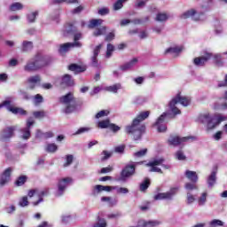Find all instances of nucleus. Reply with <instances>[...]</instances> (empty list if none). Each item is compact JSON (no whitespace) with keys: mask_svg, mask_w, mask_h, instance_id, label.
<instances>
[{"mask_svg":"<svg viewBox=\"0 0 227 227\" xmlns=\"http://www.w3.org/2000/svg\"><path fill=\"white\" fill-rule=\"evenodd\" d=\"M54 63V59L51 55H43L41 52H37L30 59L23 67V70L28 74L35 72H40L46 67H51V64Z\"/></svg>","mask_w":227,"mask_h":227,"instance_id":"obj_1","label":"nucleus"},{"mask_svg":"<svg viewBox=\"0 0 227 227\" xmlns=\"http://www.w3.org/2000/svg\"><path fill=\"white\" fill-rule=\"evenodd\" d=\"M150 116V111L140 112L138 115L133 120L131 125L126 126L125 131L127 134H131L135 141H138L146 132V126L141 125V121H145Z\"/></svg>","mask_w":227,"mask_h":227,"instance_id":"obj_2","label":"nucleus"},{"mask_svg":"<svg viewBox=\"0 0 227 227\" xmlns=\"http://www.w3.org/2000/svg\"><path fill=\"white\" fill-rule=\"evenodd\" d=\"M60 104H64L66 106L64 109V113L66 114H72V113H75L78 107L82 106V103H80L72 92H68L67 94L59 98Z\"/></svg>","mask_w":227,"mask_h":227,"instance_id":"obj_3","label":"nucleus"},{"mask_svg":"<svg viewBox=\"0 0 227 227\" xmlns=\"http://www.w3.org/2000/svg\"><path fill=\"white\" fill-rule=\"evenodd\" d=\"M176 104H181V106H184V107H187L189 104H191V98L186 97H182V93L179 92L176 94V96L172 98V100L169 102V107L171 112L173 113L174 116H176V114H181L182 112L178 107H176Z\"/></svg>","mask_w":227,"mask_h":227,"instance_id":"obj_4","label":"nucleus"},{"mask_svg":"<svg viewBox=\"0 0 227 227\" xmlns=\"http://www.w3.org/2000/svg\"><path fill=\"white\" fill-rule=\"evenodd\" d=\"M6 107L12 114H20V116H27V111L23 108L12 106V101L4 100L0 104V109Z\"/></svg>","mask_w":227,"mask_h":227,"instance_id":"obj_5","label":"nucleus"},{"mask_svg":"<svg viewBox=\"0 0 227 227\" xmlns=\"http://www.w3.org/2000/svg\"><path fill=\"white\" fill-rule=\"evenodd\" d=\"M199 123H202L203 125L207 124V130H214L215 129V124L214 123V117L210 115L209 113L201 114L198 117Z\"/></svg>","mask_w":227,"mask_h":227,"instance_id":"obj_6","label":"nucleus"},{"mask_svg":"<svg viewBox=\"0 0 227 227\" xmlns=\"http://www.w3.org/2000/svg\"><path fill=\"white\" fill-rule=\"evenodd\" d=\"M136 173V165L134 164H127L124 168L121 171V176L119 180L121 182H125L127 178H129V176H132Z\"/></svg>","mask_w":227,"mask_h":227,"instance_id":"obj_7","label":"nucleus"},{"mask_svg":"<svg viewBox=\"0 0 227 227\" xmlns=\"http://www.w3.org/2000/svg\"><path fill=\"white\" fill-rule=\"evenodd\" d=\"M190 139H194V137H180L178 136L170 135L168 143L170 146H178L183 145V143H187Z\"/></svg>","mask_w":227,"mask_h":227,"instance_id":"obj_8","label":"nucleus"},{"mask_svg":"<svg viewBox=\"0 0 227 227\" xmlns=\"http://www.w3.org/2000/svg\"><path fill=\"white\" fill-rule=\"evenodd\" d=\"M180 188L173 187L170 188L169 192H161L154 195V200L157 201L159 200H173V196L178 192Z\"/></svg>","mask_w":227,"mask_h":227,"instance_id":"obj_9","label":"nucleus"},{"mask_svg":"<svg viewBox=\"0 0 227 227\" xmlns=\"http://www.w3.org/2000/svg\"><path fill=\"white\" fill-rule=\"evenodd\" d=\"M66 31H67V33L74 35V43H79V39L82 38V34H81V32L77 33V27H75V23L74 22L67 23V27H66Z\"/></svg>","mask_w":227,"mask_h":227,"instance_id":"obj_10","label":"nucleus"},{"mask_svg":"<svg viewBox=\"0 0 227 227\" xmlns=\"http://www.w3.org/2000/svg\"><path fill=\"white\" fill-rule=\"evenodd\" d=\"M168 116L167 113H163L157 121L153 124V127H157L158 132H166L168 130V126L164 124L166 121V117Z\"/></svg>","mask_w":227,"mask_h":227,"instance_id":"obj_11","label":"nucleus"},{"mask_svg":"<svg viewBox=\"0 0 227 227\" xmlns=\"http://www.w3.org/2000/svg\"><path fill=\"white\" fill-rule=\"evenodd\" d=\"M69 184H72V177H65L59 180L57 196H63Z\"/></svg>","mask_w":227,"mask_h":227,"instance_id":"obj_12","label":"nucleus"},{"mask_svg":"<svg viewBox=\"0 0 227 227\" xmlns=\"http://www.w3.org/2000/svg\"><path fill=\"white\" fill-rule=\"evenodd\" d=\"M12 168H7L1 175H0V187H4V185H8L12 181Z\"/></svg>","mask_w":227,"mask_h":227,"instance_id":"obj_13","label":"nucleus"},{"mask_svg":"<svg viewBox=\"0 0 227 227\" xmlns=\"http://www.w3.org/2000/svg\"><path fill=\"white\" fill-rule=\"evenodd\" d=\"M204 15H205V12L198 13L196 10L191 9L184 12L181 15V19H189L190 17H192V20L198 21V20H201V17H203Z\"/></svg>","mask_w":227,"mask_h":227,"instance_id":"obj_14","label":"nucleus"},{"mask_svg":"<svg viewBox=\"0 0 227 227\" xmlns=\"http://www.w3.org/2000/svg\"><path fill=\"white\" fill-rule=\"evenodd\" d=\"M213 56L212 53L206 52L204 56L196 57L193 59V64L195 67H205L206 63L212 59Z\"/></svg>","mask_w":227,"mask_h":227,"instance_id":"obj_15","label":"nucleus"},{"mask_svg":"<svg viewBox=\"0 0 227 227\" xmlns=\"http://www.w3.org/2000/svg\"><path fill=\"white\" fill-rule=\"evenodd\" d=\"M82 44L81 43H66L59 45V53L60 56H65L68 51H70L71 47H82Z\"/></svg>","mask_w":227,"mask_h":227,"instance_id":"obj_16","label":"nucleus"},{"mask_svg":"<svg viewBox=\"0 0 227 227\" xmlns=\"http://www.w3.org/2000/svg\"><path fill=\"white\" fill-rule=\"evenodd\" d=\"M32 125H35V120H33V117H29L27 120V127L21 129V132H23L22 139H29L31 137Z\"/></svg>","mask_w":227,"mask_h":227,"instance_id":"obj_17","label":"nucleus"},{"mask_svg":"<svg viewBox=\"0 0 227 227\" xmlns=\"http://www.w3.org/2000/svg\"><path fill=\"white\" fill-rule=\"evenodd\" d=\"M75 82H74V79L72 78V75L70 74H64L61 78L60 86L62 88H70L74 86Z\"/></svg>","mask_w":227,"mask_h":227,"instance_id":"obj_18","label":"nucleus"},{"mask_svg":"<svg viewBox=\"0 0 227 227\" xmlns=\"http://www.w3.org/2000/svg\"><path fill=\"white\" fill-rule=\"evenodd\" d=\"M113 190H114V187L113 186H104L101 184H97L93 188L92 195L97 196V194L102 192L103 191H105L106 192H111V191Z\"/></svg>","mask_w":227,"mask_h":227,"instance_id":"obj_19","label":"nucleus"},{"mask_svg":"<svg viewBox=\"0 0 227 227\" xmlns=\"http://www.w3.org/2000/svg\"><path fill=\"white\" fill-rule=\"evenodd\" d=\"M17 130V126L7 127L3 130L4 139H10L15 136V131Z\"/></svg>","mask_w":227,"mask_h":227,"instance_id":"obj_20","label":"nucleus"},{"mask_svg":"<svg viewBox=\"0 0 227 227\" xmlns=\"http://www.w3.org/2000/svg\"><path fill=\"white\" fill-rule=\"evenodd\" d=\"M68 70H70V72H74V74H82V72H86V67H83L77 64H70L68 66Z\"/></svg>","mask_w":227,"mask_h":227,"instance_id":"obj_21","label":"nucleus"},{"mask_svg":"<svg viewBox=\"0 0 227 227\" xmlns=\"http://www.w3.org/2000/svg\"><path fill=\"white\" fill-rule=\"evenodd\" d=\"M184 175H185L186 178H188V180H190V182L198 183L199 176H198V173H196V171L186 170Z\"/></svg>","mask_w":227,"mask_h":227,"instance_id":"obj_22","label":"nucleus"},{"mask_svg":"<svg viewBox=\"0 0 227 227\" xmlns=\"http://www.w3.org/2000/svg\"><path fill=\"white\" fill-rule=\"evenodd\" d=\"M42 81V77H40V74H35L34 76H30L27 79L28 84H31L30 88L31 90H34L35 84H38Z\"/></svg>","mask_w":227,"mask_h":227,"instance_id":"obj_23","label":"nucleus"},{"mask_svg":"<svg viewBox=\"0 0 227 227\" xmlns=\"http://www.w3.org/2000/svg\"><path fill=\"white\" fill-rule=\"evenodd\" d=\"M137 61H138L137 59L134 58L129 62H127V63L123 64L122 66H121L120 68H121V70H122V72L130 70V68H132V67H134V65H136V63H137Z\"/></svg>","mask_w":227,"mask_h":227,"instance_id":"obj_24","label":"nucleus"},{"mask_svg":"<svg viewBox=\"0 0 227 227\" xmlns=\"http://www.w3.org/2000/svg\"><path fill=\"white\" fill-rule=\"evenodd\" d=\"M104 22V20L102 19H92L90 20V23L88 25L89 29H94V27H98V26H102V23Z\"/></svg>","mask_w":227,"mask_h":227,"instance_id":"obj_25","label":"nucleus"},{"mask_svg":"<svg viewBox=\"0 0 227 227\" xmlns=\"http://www.w3.org/2000/svg\"><path fill=\"white\" fill-rule=\"evenodd\" d=\"M47 194H49V189H46L44 191H42L39 193V199L36 201H34L32 204L34 205V207H37V205H40V203H42L43 201V196H47Z\"/></svg>","mask_w":227,"mask_h":227,"instance_id":"obj_26","label":"nucleus"},{"mask_svg":"<svg viewBox=\"0 0 227 227\" xmlns=\"http://www.w3.org/2000/svg\"><path fill=\"white\" fill-rule=\"evenodd\" d=\"M26 182H27V176H20L14 182V185H16V187H22Z\"/></svg>","mask_w":227,"mask_h":227,"instance_id":"obj_27","label":"nucleus"},{"mask_svg":"<svg viewBox=\"0 0 227 227\" xmlns=\"http://www.w3.org/2000/svg\"><path fill=\"white\" fill-rule=\"evenodd\" d=\"M183 47H170V48H168L166 51H165V54H180V52H182L183 51Z\"/></svg>","mask_w":227,"mask_h":227,"instance_id":"obj_28","label":"nucleus"},{"mask_svg":"<svg viewBox=\"0 0 227 227\" xmlns=\"http://www.w3.org/2000/svg\"><path fill=\"white\" fill-rule=\"evenodd\" d=\"M216 180H217L216 173H215V171H213L210 174V176L207 177L208 187H212L213 185H215Z\"/></svg>","mask_w":227,"mask_h":227,"instance_id":"obj_29","label":"nucleus"},{"mask_svg":"<svg viewBox=\"0 0 227 227\" xmlns=\"http://www.w3.org/2000/svg\"><path fill=\"white\" fill-rule=\"evenodd\" d=\"M33 49V42L31 41H24L22 43V51L23 52H29Z\"/></svg>","mask_w":227,"mask_h":227,"instance_id":"obj_30","label":"nucleus"},{"mask_svg":"<svg viewBox=\"0 0 227 227\" xmlns=\"http://www.w3.org/2000/svg\"><path fill=\"white\" fill-rule=\"evenodd\" d=\"M24 5L21 3L16 2L10 5L11 12H19L20 10H23Z\"/></svg>","mask_w":227,"mask_h":227,"instance_id":"obj_31","label":"nucleus"},{"mask_svg":"<svg viewBox=\"0 0 227 227\" xmlns=\"http://www.w3.org/2000/svg\"><path fill=\"white\" fill-rule=\"evenodd\" d=\"M118 90H121V84L120 83H115L106 88V90L110 91L111 93H118Z\"/></svg>","mask_w":227,"mask_h":227,"instance_id":"obj_32","label":"nucleus"},{"mask_svg":"<svg viewBox=\"0 0 227 227\" xmlns=\"http://www.w3.org/2000/svg\"><path fill=\"white\" fill-rule=\"evenodd\" d=\"M106 31H107V27H101L99 28H97L93 32V36H102V35H106Z\"/></svg>","mask_w":227,"mask_h":227,"instance_id":"obj_33","label":"nucleus"},{"mask_svg":"<svg viewBox=\"0 0 227 227\" xmlns=\"http://www.w3.org/2000/svg\"><path fill=\"white\" fill-rule=\"evenodd\" d=\"M101 162H106V160H108V159H111V157H113V153L112 152H109V151H106L104 150L102 153H101Z\"/></svg>","mask_w":227,"mask_h":227,"instance_id":"obj_34","label":"nucleus"},{"mask_svg":"<svg viewBox=\"0 0 227 227\" xmlns=\"http://www.w3.org/2000/svg\"><path fill=\"white\" fill-rule=\"evenodd\" d=\"M110 125H111V121L109 119H106L99 121L98 124V127L99 129H109Z\"/></svg>","mask_w":227,"mask_h":227,"instance_id":"obj_35","label":"nucleus"},{"mask_svg":"<svg viewBox=\"0 0 227 227\" xmlns=\"http://www.w3.org/2000/svg\"><path fill=\"white\" fill-rule=\"evenodd\" d=\"M196 184L197 183L194 182L186 183L184 184V189H186V191H198V184Z\"/></svg>","mask_w":227,"mask_h":227,"instance_id":"obj_36","label":"nucleus"},{"mask_svg":"<svg viewBox=\"0 0 227 227\" xmlns=\"http://www.w3.org/2000/svg\"><path fill=\"white\" fill-rule=\"evenodd\" d=\"M46 152H48V153H54L58 152V145L54 143L48 144L46 146Z\"/></svg>","mask_w":227,"mask_h":227,"instance_id":"obj_37","label":"nucleus"},{"mask_svg":"<svg viewBox=\"0 0 227 227\" xmlns=\"http://www.w3.org/2000/svg\"><path fill=\"white\" fill-rule=\"evenodd\" d=\"M123 3H127V0H117L114 4V10L118 12V10H121L123 8Z\"/></svg>","mask_w":227,"mask_h":227,"instance_id":"obj_38","label":"nucleus"},{"mask_svg":"<svg viewBox=\"0 0 227 227\" xmlns=\"http://www.w3.org/2000/svg\"><path fill=\"white\" fill-rule=\"evenodd\" d=\"M160 224V222L159 221H148V222H144L142 224V227H156Z\"/></svg>","mask_w":227,"mask_h":227,"instance_id":"obj_39","label":"nucleus"},{"mask_svg":"<svg viewBox=\"0 0 227 227\" xmlns=\"http://www.w3.org/2000/svg\"><path fill=\"white\" fill-rule=\"evenodd\" d=\"M98 223H96L93 227H107V222L104 218L98 216Z\"/></svg>","mask_w":227,"mask_h":227,"instance_id":"obj_40","label":"nucleus"},{"mask_svg":"<svg viewBox=\"0 0 227 227\" xmlns=\"http://www.w3.org/2000/svg\"><path fill=\"white\" fill-rule=\"evenodd\" d=\"M150 187V179L145 178L144 182L140 184V191L145 192Z\"/></svg>","mask_w":227,"mask_h":227,"instance_id":"obj_41","label":"nucleus"},{"mask_svg":"<svg viewBox=\"0 0 227 227\" xmlns=\"http://www.w3.org/2000/svg\"><path fill=\"white\" fill-rule=\"evenodd\" d=\"M33 116L36 120H42V118H45V111H35L33 112Z\"/></svg>","mask_w":227,"mask_h":227,"instance_id":"obj_42","label":"nucleus"},{"mask_svg":"<svg viewBox=\"0 0 227 227\" xmlns=\"http://www.w3.org/2000/svg\"><path fill=\"white\" fill-rule=\"evenodd\" d=\"M168 14L160 12L156 15V20L158 22H166L168 20Z\"/></svg>","mask_w":227,"mask_h":227,"instance_id":"obj_43","label":"nucleus"},{"mask_svg":"<svg viewBox=\"0 0 227 227\" xmlns=\"http://www.w3.org/2000/svg\"><path fill=\"white\" fill-rule=\"evenodd\" d=\"M110 113L111 112L109 110H101L95 115V118L98 120L100 118H104V116H109Z\"/></svg>","mask_w":227,"mask_h":227,"instance_id":"obj_44","label":"nucleus"},{"mask_svg":"<svg viewBox=\"0 0 227 227\" xmlns=\"http://www.w3.org/2000/svg\"><path fill=\"white\" fill-rule=\"evenodd\" d=\"M213 62L216 67H223V58L221 55H215Z\"/></svg>","mask_w":227,"mask_h":227,"instance_id":"obj_45","label":"nucleus"},{"mask_svg":"<svg viewBox=\"0 0 227 227\" xmlns=\"http://www.w3.org/2000/svg\"><path fill=\"white\" fill-rule=\"evenodd\" d=\"M163 162H164V159L160 158L158 160H153V161L148 162L147 166H162Z\"/></svg>","mask_w":227,"mask_h":227,"instance_id":"obj_46","label":"nucleus"},{"mask_svg":"<svg viewBox=\"0 0 227 227\" xmlns=\"http://www.w3.org/2000/svg\"><path fill=\"white\" fill-rule=\"evenodd\" d=\"M114 38H116V34L114 33V30H113L105 36V42H113Z\"/></svg>","mask_w":227,"mask_h":227,"instance_id":"obj_47","label":"nucleus"},{"mask_svg":"<svg viewBox=\"0 0 227 227\" xmlns=\"http://www.w3.org/2000/svg\"><path fill=\"white\" fill-rule=\"evenodd\" d=\"M114 51V45L108 43L106 46V58H111L113 52Z\"/></svg>","mask_w":227,"mask_h":227,"instance_id":"obj_48","label":"nucleus"},{"mask_svg":"<svg viewBox=\"0 0 227 227\" xmlns=\"http://www.w3.org/2000/svg\"><path fill=\"white\" fill-rule=\"evenodd\" d=\"M148 153V149H142L137 153H134V157H137V159H140L141 157H145Z\"/></svg>","mask_w":227,"mask_h":227,"instance_id":"obj_49","label":"nucleus"},{"mask_svg":"<svg viewBox=\"0 0 227 227\" xmlns=\"http://www.w3.org/2000/svg\"><path fill=\"white\" fill-rule=\"evenodd\" d=\"M74 162V155L72 154H67L66 156V163L64 164V168H67L70 166Z\"/></svg>","mask_w":227,"mask_h":227,"instance_id":"obj_50","label":"nucleus"},{"mask_svg":"<svg viewBox=\"0 0 227 227\" xmlns=\"http://www.w3.org/2000/svg\"><path fill=\"white\" fill-rule=\"evenodd\" d=\"M195 201H196V198H194V195H192L191 192H188L187 196H186L187 205H191L192 203H194Z\"/></svg>","mask_w":227,"mask_h":227,"instance_id":"obj_51","label":"nucleus"},{"mask_svg":"<svg viewBox=\"0 0 227 227\" xmlns=\"http://www.w3.org/2000/svg\"><path fill=\"white\" fill-rule=\"evenodd\" d=\"M209 224L211 227H217V226H223L224 223L221 220L214 219L213 221L210 222Z\"/></svg>","mask_w":227,"mask_h":227,"instance_id":"obj_52","label":"nucleus"},{"mask_svg":"<svg viewBox=\"0 0 227 227\" xmlns=\"http://www.w3.org/2000/svg\"><path fill=\"white\" fill-rule=\"evenodd\" d=\"M38 15V11L32 12L31 14L27 15L28 22L33 23L36 20V16Z\"/></svg>","mask_w":227,"mask_h":227,"instance_id":"obj_53","label":"nucleus"},{"mask_svg":"<svg viewBox=\"0 0 227 227\" xmlns=\"http://www.w3.org/2000/svg\"><path fill=\"white\" fill-rule=\"evenodd\" d=\"M20 207H27L29 205V200H27V196H24L20 199L19 202Z\"/></svg>","mask_w":227,"mask_h":227,"instance_id":"obj_54","label":"nucleus"},{"mask_svg":"<svg viewBox=\"0 0 227 227\" xmlns=\"http://www.w3.org/2000/svg\"><path fill=\"white\" fill-rule=\"evenodd\" d=\"M112 132L116 133L120 130H121V128L114 123L110 122V126L108 128Z\"/></svg>","mask_w":227,"mask_h":227,"instance_id":"obj_55","label":"nucleus"},{"mask_svg":"<svg viewBox=\"0 0 227 227\" xmlns=\"http://www.w3.org/2000/svg\"><path fill=\"white\" fill-rule=\"evenodd\" d=\"M150 168V172L151 173H160V175H162V169H160V168L157 167V166H149Z\"/></svg>","mask_w":227,"mask_h":227,"instance_id":"obj_56","label":"nucleus"},{"mask_svg":"<svg viewBox=\"0 0 227 227\" xmlns=\"http://www.w3.org/2000/svg\"><path fill=\"white\" fill-rule=\"evenodd\" d=\"M207 202V192H203L199 199V205H205Z\"/></svg>","mask_w":227,"mask_h":227,"instance_id":"obj_57","label":"nucleus"},{"mask_svg":"<svg viewBox=\"0 0 227 227\" xmlns=\"http://www.w3.org/2000/svg\"><path fill=\"white\" fill-rule=\"evenodd\" d=\"M98 13L102 16L109 15V8L107 7L101 8L98 10Z\"/></svg>","mask_w":227,"mask_h":227,"instance_id":"obj_58","label":"nucleus"},{"mask_svg":"<svg viewBox=\"0 0 227 227\" xmlns=\"http://www.w3.org/2000/svg\"><path fill=\"white\" fill-rule=\"evenodd\" d=\"M98 57H97V56H95V55H93L92 57H91V65L95 67V68H97V67H98Z\"/></svg>","mask_w":227,"mask_h":227,"instance_id":"obj_59","label":"nucleus"},{"mask_svg":"<svg viewBox=\"0 0 227 227\" xmlns=\"http://www.w3.org/2000/svg\"><path fill=\"white\" fill-rule=\"evenodd\" d=\"M114 152L116 153H123V152H125V145H121L116 146L114 148Z\"/></svg>","mask_w":227,"mask_h":227,"instance_id":"obj_60","label":"nucleus"},{"mask_svg":"<svg viewBox=\"0 0 227 227\" xmlns=\"http://www.w3.org/2000/svg\"><path fill=\"white\" fill-rule=\"evenodd\" d=\"M113 167L111 165H109L108 167L106 168H102L101 170H100V173L102 175L106 174V173H111V171H113Z\"/></svg>","mask_w":227,"mask_h":227,"instance_id":"obj_61","label":"nucleus"},{"mask_svg":"<svg viewBox=\"0 0 227 227\" xmlns=\"http://www.w3.org/2000/svg\"><path fill=\"white\" fill-rule=\"evenodd\" d=\"M35 102L36 105L42 104V102H43V97H42V95L40 94H36L35 96Z\"/></svg>","mask_w":227,"mask_h":227,"instance_id":"obj_62","label":"nucleus"},{"mask_svg":"<svg viewBox=\"0 0 227 227\" xmlns=\"http://www.w3.org/2000/svg\"><path fill=\"white\" fill-rule=\"evenodd\" d=\"M176 155V159H178V160H185V159H186L185 155L184 154V153L182 151H178Z\"/></svg>","mask_w":227,"mask_h":227,"instance_id":"obj_63","label":"nucleus"},{"mask_svg":"<svg viewBox=\"0 0 227 227\" xmlns=\"http://www.w3.org/2000/svg\"><path fill=\"white\" fill-rule=\"evenodd\" d=\"M100 49H102V44L96 46L93 51V56L98 57V54H100Z\"/></svg>","mask_w":227,"mask_h":227,"instance_id":"obj_64","label":"nucleus"}]
</instances>
